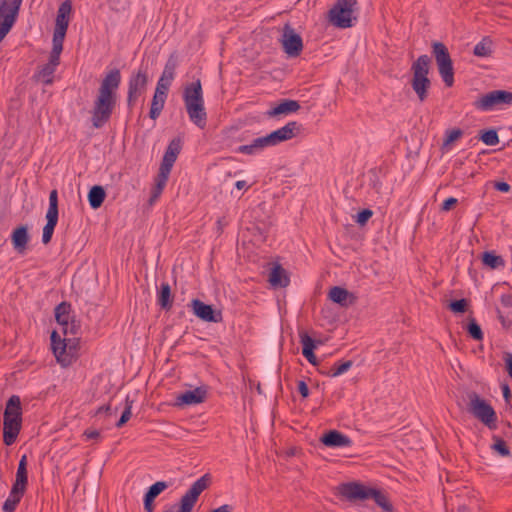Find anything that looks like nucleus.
<instances>
[{
  "instance_id": "nucleus-14",
  "label": "nucleus",
  "mask_w": 512,
  "mask_h": 512,
  "mask_svg": "<svg viewBox=\"0 0 512 512\" xmlns=\"http://www.w3.org/2000/svg\"><path fill=\"white\" fill-rule=\"evenodd\" d=\"M320 442L329 448H343L352 446V440L338 430H330L320 437Z\"/></svg>"
},
{
  "instance_id": "nucleus-61",
  "label": "nucleus",
  "mask_w": 512,
  "mask_h": 512,
  "mask_svg": "<svg viewBox=\"0 0 512 512\" xmlns=\"http://www.w3.org/2000/svg\"><path fill=\"white\" fill-rule=\"evenodd\" d=\"M260 138H261V141H262V144H263L264 148L271 147V146H276L274 141H273V138H272V136L270 134H268L266 136H262Z\"/></svg>"
},
{
  "instance_id": "nucleus-3",
  "label": "nucleus",
  "mask_w": 512,
  "mask_h": 512,
  "mask_svg": "<svg viewBox=\"0 0 512 512\" xmlns=\"http://www.w3.org/2000/svg\"><path fill=\"white\" fill-rule=\"evenodd\" d=\"M150 81L149 65L141 62L139 67L131 72L127 81L126 102L129 110H132L139 98L146 93Z\"/></svg>"
},
{
  "instance_id": "nucleus-63",
  "label": "nucleus",
  "mask_w": 512,
  "mask_h": 512,
  "mask_svg": "<svg viewBox=\"0 0 512 512\" xmlns=\"http://www.w3.org/2000/svg\"><path fill=\"white\" fill-rule=\"evenodd\" d=\"M317 367H318L317 370L320 374L330 377V373H332L331 367L322 365L320 363H319V365H317Z\"/></svg>"
},
{
  "instance_id": "nucleus-7",
  "label": "nucleus",
  "mask_w": 512,
  "mask_h": 512,
  "mask_svg": "<svg viewBox=\"0 0 512 512\" xmlns=\"http://www.w3.org/2000/svg\"><path fill=\"white\" fill-rule=\"evenodd\" d=\"M469 399L468 411L489 429H495L497 416L493 407L475 392L469 395Z\"/></svg>"
},
{
  "instance_id": "nucleus-26",
  "label": "nucleus",
  "mask_w": 512,
  "mask_h": 512,
  "mask_svg": "<svg viewBox=\"0 0 512 512\" xmlns=\"http://www.w3.org/2000/svg\"><path fill=\"white\" fill-rule=\"evenodd\" d=\"M269 282L274 288H284L290 283L286 270L279 264L274 265L269 274Z\"/></svg>"
},
{
  "instance_id": "nucleus-47",
  "label": "nucleus",
  "mask_w": 512,
  "mask_h": 512,
  "mask_svg": "<svg viewBox=\"0 0 512 512\" xmlns=\"http://www.w3.org/2000/svg\"><path fill=\"white\" fill-rule=\"evenodd\" d=\"M65 35L66 34L59 35L58 33H53V39H52L53 47H52L51 52H53L55 54H61V52L63 50V42H64Z\"/></svg>"
},
{
  "instance_id": "nucleus-35",
  "label": "nucleus",
  "mask_w": 512,
  "mask_h": 512,
  "mask_svg": "<svg viewBox=\"0 0 512 512\" xmlns=\"http://www.w3.org/2000/svg\"><path fill=\"white\" fill-rule=\"evenodd\" d=\"M264 149L261 138H255L250 144L241 145L238 151L242 154L253 155Z\"/></svg>"
},
{
  "instance_id": "nucleus-8",
  "label": "nucleus",
  "mask_w": 512,
  "mask_h": 512,
  "mask_svg": "<svg viewBox=\"0 0 512 512\" xmlns=\"http://www.w3.org/2000/svg\"><path fill=\"white\" fill-rule=\"evenodd\" d=\"M504 105H512V92L506 90H493L482 95L474 102L475 108L480 111H491Z\"/></svg>"
},
{
  "instance_id": "nucleus-39",
  "label": "nucleus",
  "mask_w": 512,
  "mask_h": 512,
  "mask_svg": "<svg viewBox=\"0 0 512 512\" xmlns=\"http://www.w3.org/2000/svg\"><path fill=\"white\" fill-rule=\"evenodd\" d=\"M171 170L172 168L160 164L159 172L155 178V185L159 186V188H165Z\"/></svg>"
},
{
  "instance_id": "nucleus-9",
  "label": "nucleus",
  "mask_w": 512,
  "mask_h": 512,
  "mask_svg": "<svg viewBox=\"0 0 512 512\" xmlns=\"http://www.w3.org/2000/svg\"><path fill=\"white\" fill-rule=\"evenodd\" d=\"M21 4L22 0H2L0 2V42L16 21Z\"/></svg>"
},
{
  "instance_id": "nucleus-40",
  "label": "nucleus",
  "mask_w": 512,
  "mask_h": 512,
  "mask_svg": "<svg viewBox=\"0 0 512 512\" xmlns=\"http://www.w3.org/2000/svg\"><path fill=\"white\" fill-rule=\"evenodd\" d=\"M132 406H133V400H131L129 397H126L125 409L122 412L120 419L116 423V427L121 428L129 421V419L131 418V415H132Z\"/></svg>"
},
{
  "instance_id": "nucleus-62",
  "label": "nucleus",
  "mask_w": 512,
  "mask_h": 512,
  "mask_svg": "<svg viewBox=\"0 0 512 512\" xmlns=\"http://www.w3.org/2000/svg\"><path fill=\"white\" fill-rule=\"evenodd\" d=\"M167 95L168 94H165L163 92H160V91H156L154 92V95H153V98H152V101H156V102H163L165 103L166 101V98H167Z\"/></svg>"
},
{
  "instance_id": "nucleus-15",
  "label": "nucleus",
  "mask_w": 512,
  "mask_h": 512,
  "mask_svg": "<svg viewBox=\"0 0 512 512\" xmlns=\"http://www.w3.org/2000/svg\"><path fill=\"white\" fill-rule=\"evenodd\" d=\"M368 489L356 482L344 483L339 486V493L348 500L368 499Z\"/></svg>"
},
{
  "instance_id": "nucleus-46",
  "label": "nucleus",
  "mask_w": 512,
  "mask_h": 512,
  "mask_svg": "<svg viewBox=\"0 0 512 512\" xmlns=\"http://www.w3.org/2000/svg\"><path fill=\"white\" fill-rule=\"evenodd\" d=\"M448 307L454 313H464L467 310L468 301L464 298L460 300L451 301Z\"/></svg>"
},
{
  "instance_id": "nucleus-52",
  "label": "nucleus",
  "mask_w": 512,
  "mask_h": 512,
  "mask_svg": "<svg viewBox=\"0 0 512 512\" xmlns=\"http://www.w3.org/2000/svg\"><path fill=\"white\" fill-rule=\"evenodd\" d=\"M504 362H505V368L508 373V375L512 378V353L506 352L504 354Z\"/></svg>"
},
{
  "instance_id": "nucleus-28",
  "label": "nucleus",
  "mask_w": 512,
  "mask_h": 512,
  "mask_svg": "<svg viewBox=\"0 0 512 512\" xmlns=\"http://www.w3.org/2000/svg\"><path fill=\"white\" fill-rule=\"evenodd\" d=\"M157 304L164 310L169 311L173 305V296L169 283L163 282L157 292Z\"/></svg>"
},
{
  "instance_id": "nucleus-24",
  "label": "nucleus",
  "mask_w": 512,
  "mask_h": 512,
  "mask_svg": "<svg viewBox=\"0 0 512 512\" xmlns=\"http://www.w3.org/2000/svg\"><path fill=\"white\" fill-rule=\"evenodd\" d=\"M71 304L68 302H61L55 308V318L57 323L62 327L64 335H68V324L72 320L70 316Z\"/></svg>"
},
{
  "instance_id": "nucleus-44",
  "label": "nucleus",
  "mask_w": 512,
  "mask_h": 512,
  "mask_svg": "<svg viewBox=\"0 0 512 512\" xmlns=\"http://www.w3.org/2000/svg\"><path fill=\"white\" fill-rule=\"evenodd\" d=\"M300 343L302 344V351L314 350L316 348L315 341L308 335L307 332L301 331L299 333Z\"/></svg>"
},
{
  "instance_id": "nucleus-18",
  "label": "nucleus",
  "mask_w": 512,
  "mask_h": 512,
  "mask_svg": "<svg viewBox=\"0 0 512 512\" xmlns=\"http://www.w3.org/2000/svg\"><path fill=\"white\" fill-rule=\"evenodd\" d=\"M301 127V124L297 123L296 121H291L283 127L271 132L270 135L272 136L275 145H278L281 142L290 140L295 137L296 134L300 132Z\"/></svg>"
},
{
  "instance_id": "nucleus-13",
  "label": "nucleus",
  "mask_w": 512,
  "mask_h": 512,
  "mask_svg": "<svg viewBox=\"0 0 512 512\" xmlns=\"http://www.w3.org/2000/svg\"><path fill=\"white\" fill-rule=\"evenodd\" d=\"M193 313L205 322L218 323L222 321L221 311H215L212 305L205 304L199 299H193L190 304Z\"/></svg>"
},
{
  "instance_id": "nucleus-2",
  "label": "nucleus",
  "mask_w": 512,
  "mask_h": 512,
  "mask_svg": "<svg viewBox=\"0 0 512 512\" xmlns=\"http://www.w3.org/2000/svg\"><path fill=\"white\" fill-rule=\"evenodd\" d=\"M183 101L190 121L198 128L204 129L207 124V113L200 79L185 86Z\"/></svg>"
},
{
  "instance_id": "nucleus-51",
  "label": "nucleus",
  "mask_w": 512,
  "mask_h": 512,
  "mask_svg": "<svg viewBox=\"0 0 512 512\" xmlns=\"http://www.w3.org/2000/svg\"><path fill=\"white\" fill-rule=\"evenodd\" d=\"M458 203V199L449 197L442 203L441 210L447 212L451 210Z\"/></svg>"
},
{
  "instance_id": "nucleus-42",
  "label": "nucleus",
  "mask_w": 512,
  "mask_h": 512,
  "mask_svg": "<svg viewBox=\"0 0 512 512\" xmlns=\"http://www.w3.org/2000/svg\"><path fill=\"white\" fill-rule=\"evenodd\" d=\"M493 439H494V443L492 445V449L503 457L509 456L510 450L507 446V443L502 438L497 437V436H494Z\"/></svg>"
},
{
  "instance_id": "nucleus-34",
  "label": "nucleus",
  "mask_w": 512,
  "mask_h": 512,
  "mask_svg": "<svg viewBox=\"0 0 512 512\" xmlns=\"http://www.w3.org/2000/svg\"><path fill=\"white\" fill-rule=\"evenodd\" d=\"M473 53L477 57H487L492 53V41L489 37H484L478 42L473 50Z\"/></svg>"
},
{
  "instance_id": "nucleus-10",
  "label": "nucleus",
  "mask_w": 512,
  "mask_h": 512,
  "mask_svg": "<svg viewBox=\"0 0 512 512\" xmlns=\"http://www.w3.org/2000/svg\"><path fill=\"white\" fill-rule=\"evenodd\" d=\"M58 215V191L53 189L49 194V207L46 212L47 223L42 233L43 244H48L51 241L54 229L58 223Z\"/></svg>"
},
{
  "instance_id": "nucleus-57",
  "label": "nucleus",
  "mask_w": 512,
  "mask_h": 512,
  "mask_svg": "<svg viewBox=\"0 0 512 512\" xmlns=\"http://www.w3.org/2000/svg\"><path fill=\"white\" fill-rule=\"evenodd\" d=\"M297 387H298L299 393L301 394V396L303 398H307L309 396V388L305 381H303V380L298 381Z\"/></svg>"
},
{
  "instance_id": "nucleus-37",
  "label": "nucleus",
  "mask_w": 512,
  "mask_h": 512,
  "mask_svg": "<svg viewBox=\"0 0 512 512\" xmlns=\"http://www.w3.org/2000/svg\"><path fill=\"white\" fill-rule=\"evenodd\" d=\"M56 68L51 67L48 63L45 64L38 72L37 77L39 80H41L44 84L48 85L53 82V74L55 72Z\"/></svg>"
},
{
  "instance_id": "nucleus-23",
  "label": "nucleus",
  "mask_w": 512,
  "mask_h": 512,
  "mask_svg": "<svg viewBox=\"0 0 512 512\" xmlns=\"http://www.w3.org/2000/svg\"><path fill=\"white\" fill-rule=\"evenodd\" d=\"M300 109V104L296 100L284 99L275 107L266 112L268 117H276L279 115H288L295 113Z\"/></svg>"
},
{
  "instance_id": "nucleus-38",
  "label": "nucleus",
  "mask_w": 512,
  "mask_h": 512,
  "mask_svg": "<svg viewBox=\"0 0 512 512\" xmlns=\"http://www.w3.org/2000/svg\"><path fill=\"white\" fill-rule=\"evenodd\" d=\"M353 365L351 360L339 361L334 363L331 366L332 373H330V377H337L344 373H346Z\"/></svg>"
},
{
  "instance_id": "nucleus-17",
  "label": "nucleus",
  "mask_w": 512,
  "mask_h": 512,
  "mask_svg": "<svg viewBox=\"0 0 512 512\" xmlns=\"http://www.w3.org/2000/svg\"><path fill=\"white\" fill-rule=\"evenodd\" d=\"M29 241L30 235L27 226L20 225L12 231L11 242L18 254L23 255L26 252Z\"/></svg>"
},
{
  "instance_id": "nucleus-64",
  "label": "nucleus",
  "mask_w": 512,
  "mask_h": 512,
  "mask_svg": "<svg viewBox=\"0 0 512 512\" xmlns=\"http://www.w3.org/2000/svg\"><path fill=\"white\" fill-rule=\"evenodd\" d=\"M84 436H85L87 439H97V438H99L100 433H99V431H97V430H89V429H87V430H85V432H84Z\"/></svg>"
},
{
  "instance_id": "nucleus-53",
  "label": "nucleus",
  "mask_w": 512,
  "mask_h": 512,
  "mask_svg": "<svg viewBox=\"0 0 512 512\" xmlns=\"http://www.w3.org/2000/svg\"><path fill=\"white\" fill-rule=\"evenodd\" d=\"M313 351L314 350L302 351V354L310 364L317 366L319 365V361L317 360Z\"/></svg>"
},
{
  "instance_id": "nucleus-29",
  "label": "nucleus",
  "mask_w": 512,
  "mask_h": 512,
  "mask_svg": "<svg viewBox=\"0 0 512 512\" xmlns=\"http://www.w3.org/2000/svg\"><path fill=\"white\" fill-rule=\"evenodd\" d=\"M373 499L375 503L381 507L384 511L391 512L393 506L387 496V494L379 489L370 488L368 489V499Z\"/></svg>"
},
{
  "instance_id": "nucleus-32",
  "label": "nucleus",
  "mask_w": 512,
  "mask_h": 512,
  "mask_svg": "<svg viewBox=\"0 0 512 512\" xmlns=\"http://www.w3.org/2000/svg\"><path fill=\"white\" fill-rule=\"evenodd\" d=\"M482 262L491 269H498L505 266L504 259L494 252L486 251L482 254Z\"/></svg>"
},
{
  "instance_id": "nucleus-27",
  "label": "nucleus",
  "mask_w": 512,
  "mask_h": 512,
  "mask_svg": "<svg viewBox=\"0 0 512 512\" xmlns=\"http://www.w3.org/2000/svg\"><path fill=\"white\" fill-rule=\"evenodd\" d=\"M3 418L22 420L21 399L18 395H12L7 400Z\"/></svg>"
},
{
  "instance_id": "nucleus-45",
  "label": "nucleus",
  "mask_w": 512,
  "mask_h": 512,
  "mask_svg": "<svg viewBox=\"0 0 512 512\" xmlns=\"http://www.w3.org/2000/svg\"><path fill=\"white\" fill-rule=\"evenodd\" d=\"M463 135V131L459 128L447 130L446 137L443 141V146L447 147L452 144L454 141L458 140Z\"/></svg>"
},
{
  "instance_id": "nucleus-1",
  "label": "nucleus",
  "mask_w": 512,
  "mask_h": 512,
  "mask_svg": "<svg viewBox=\"0 0 512 512\" xmlns=\"http://www.w3.org/2000/svg\"><path fill=\"white\" fill-rule=\"evenodd\" d=\"M121 72L114 68L102 79L91 110V123L96 129L109 122L117 103V90L121 84Z\"/></svg>"
},
{
  "instance_id": "nucleus-43",
  "label": "nucleus",
  "mask_w": 512,
  "mask_h": 512,
  "mask_svg": "<svg viewBox=\"0 0 512 512\" xmlns=\"http://www.w3.org/2000/svg\"><path fill=\"white\" fill-rule=\"evenodd\" d=\"M168 488V483L165 481H157L154 484H152L147 492L146 495L150 496L152 499L155 500V498L160 495L165 489Z\"/></svg>"
},
{
  "instance_id": "nucleus-59",
  "label": "nucleus",
  "mask_w": 512,
  "mask_h": 512,
  "mask_svg": "<svg viewBox=\"0 0 512 512\" xmlns=\"http://www.w3.org/2000/svg\"><path fill=\"white\" fill-rule=\"evenodd\" d=\"M164 190V188H159V186H154L152 191H151V196H150V199H149V202L152 204L153 202H155L159 196L161 195L162 191Z\"/></svg>"
},
{
  "instance_id": "nucleus-41",
  "label": "nucleus",
  "mask_w": 512,
  "mask_h": 512,
  "mask_svg": "<svg viewBox=\"0 0 512 512\" xmlns=\"http://www.w3.org/2000/svg\"><path fill=\"white\" fill-rule=\"evenodd\" d=\"M480 140L489 146H495L499 143L497 131L494 129L483 131L480 135Z\"/></svg>"
},
{
  "instance_id": "nucleus-16",
  "label": "nucleus",
  "mask_w": 512,
  "mask_h": 512,
  "mask_svg": "<svg viewBox=\"0 0 512 512\" xmlns=\"http://www.w3.org/2000/svg\"><path fill=\"white\" fill-rule=\"evenodd\" d=\"M71 12L72 4L70 0H66L60 4L57 11L54 33H58L59 35L66 34Z\"/></svg>"
},
{
  "instance_id": "nucleus-33",
  "label": "nucleus",
  "mask_w": 512,
  "mask_h": 512,
  "mask_svg": "<svg viewBox=\"0 0 512 512\" xmlns=\"http://www.w3.org/2000/svg\"><path fill=\"white\" fill-rule=\"evenodd\" d=\"M24 493L20 491L14 492V489L11 488L8 498L5 500L2 509L4 512H14L17 505L19 504L21 498Z\"/></svg>"
},
{
  "instance_id": "nucleus-5",
  "label": "nucleus",
  "mask_w": 512,
  "mask_h": 512,
  "mask_svg": "<svg viewBox=\"0 0 512 512\" xmlns=\"http://www.w3.org/2000/svg\"><path fill=\"white\" fill-rule=\"evenodd\" d=\"M357 0H337L329 10V22L338 28H350L357 20Z\"/></svg>"
},
{
  "instance_id": "nucleus-31",
  "label": "nucleus",
  "mask_w": 512,
  "mask_h": 512,
  "mask_svg": "<svg viewBox=\"0 0 512 512\" xmlns=\"http://www.w3.org/2000/svg\"><path fill=\"white\" fill-rule=\"evenodd\" d=\"M177 66H178L177 55L174 52L169 56L167 62L165 63V66H164V69H163V72H162L160 78H163V79H166V80L172 82L175 77V71H176Z\"/></svg>"
},
{
  "instance_id": "nucleus-12",
  "label": "nucleus",
  "mask_w": 512,
  "mask_h": 512,
  "mask_svg": "<svg viewBox=\"0 0 512 512\" xmlns=\"http://www.w3.org/2000/svg\"><path fill=\"white\" fill-rule=\"evenodd\" d=\"M280 41L285 53L290 57L299 56L303 50L301 36L295 32L294 28L289 23L284 25Z\"/></svg>"
},
{
  "instance_id": "nucleus-19",
  "label": "nucleus",
  "mask_w": 512,
  "mask_h": 512,
  "mask_svg": "<svg viewBox=\"0 0 512 512\" xmlns=\"http://www.w3.org/2000/svg\"><path fill=\"white\" fill-rule=\"evenodd\" d=\"M328 298L341 307H349L356 301V296L353 293L340 286L332 287L328 293Z\"/></svg>"
},
{
  "instance_id": "nucleus-60",
  "label": "nucleus",
  "mask_w": 512,
  "mask_h": 512,
  "mask_svg": "<svg viewBox=\"0 0 512 512\" xmlns=\"http://www.w3.org/2000/svg\"><path fill=\"white\" fill-rule=\"evenodd\" d=\"M59 63H60V54H55V53L51 52L48 64L51 65V67L56 68L59 65Z\"/></svg>"
},
{
  "instance_id": "nucleus-36",
  "label": "nucleus",
  "mask_w": 512,
  "mask_h": 512,
  "mask_svg": "<svg viewBox=\"0 0 512 512\" xmlns=\"http://www.w3.org/2000/svg\"><path fill=\"white\" fill-rule=\"evenodd\" d=\"M466 331L472 339H474L476 341L483 340V337H484L483 331H482L480 325L475 320V318L469 319V322L466 327Z\"/></svg>"
},
{
  "instance_id": "nucleus-20",
  "label": "nucleus",
  "mask_w": 512,
  "mask_h": 512,
  "mask_svg": "<svg viewBox=\"0 0 512 512\" xmlns=\"http://www.w3.org/2000/svg\"><path fill=\"white\" fill-rule=\"evenodd\" d=\"M22 427V420L3 418V442L7 446L15 443Z\"/></svg>"
},
{
  "instance_id": "nucleus-50",
  "label": "nucleus",
  "mask_w": 512,
  "mask_h": 512,
  "mask_svg": "<svg viewBox=\"0 0 512 512\" xmlns=\"http://www.w3.org/2000/svg\"><path fill=\"white\" fill-rule=\"evenodd\" d=\"M171 84L172 82L163 78H159L155 90L168 94Z\"/></svg>"
},
{
  "instance_id": "nucleus-6",
  "label": "nucleus",
  "mask_w": 512,
  "mask_h": 512,
  "mask_svg": "<svg viewBox=\"0 0 512 512\" xmlns=\"http://www.w3.org/2000/svg\"><path fill=\"white\" fill-rule=\"evenodd\" d=\"M432 54L445 86L452 87L454 84V68L448 48L442 42L435 41L432 43Z\"/></svg>"
},
{
  "instance_id": "nucleus-22",
  "label": "nucleus",
  "mask_w": 512,
  "mask_h": 512,
  "mask_svg": "<svg viewBox=\"0 0 512 512\" xmlns=\"http://www.w3.org/2000/svg\"><path fill=\"white\" fill-rule=\"evenodd\" d=\"M28 485V472H27V456L23 455L19 461L16 479L12 485L14 492L20 491L25 493Z\"/></svg>"
},
{
  "instance_id": "nucleus-30",
  "label": "nucleus",
  "mask_w": 512,
  "mask_h": 512,
  "mask_svg": "<svg viewBox=\"0 0 512 512\" xmlns=\"http://www.w3.org/2000/svg\"><path fill=\"white\" fill-rule=\"evenodd\" d=\"M106 197L105 190L102 186H93L88 193L89 205L92 209H98L103 204Z\"/></svg>"
},
{
  "instance_id": "nucleus-4",
  "label": "nucleus",
  "mask_w": 512,
  "mask_h": 512,
  "mask_svg": "<svg viewBox=\"0 0 512 512\" xmlns=\"http://www.w3.org/2000/svg\"><path fill=\"white\" fill-rule=\"evenodd\" d=\"M431 59L424 54L419 56L411 66L412 79L411 86L420 102H424L428 97V91L431 87V80L428 77Z\"/></svg>"
},
{
  "instance_id": "nucleus-21",
  "label": "nucleus",
  "mask_w": 512,
  "mask_h": 512,
  "mask_svg": "<svg viewBox=\"0 0 512 512\" xmlns=\"http://www.w3.org/2000/svg\"><path fill=\"white\" fill-rule=\"evenodd\" d=\"M207 391L203 387H197L194 390H188L177 396L178 405H195L205 401Z\"/></svg>"
},
{
  "instance_id": "nucleus-55",
  "label": "nucleus",
  "mask_w": 512,
  "mask_h": 512,
  "mask_svg": "<svg viewBox=\"0 0 512 512\" xmlns=\"http://www.w3.org/2000/svg\"><path fill=\"white\" fill-rule=\"evenodd\" d=\"M143 502H144V510L146 512H154V499H152L150 496L145 494Z\"/></svg>"
},
{
  "instance_id": "nucleus-56",
  "label": "nucleus",
  "mask_w": 512,
  "mask_h": 512,
  "mask_svg": "<svg viewBox=\"0 0 512 512\" xmlns=\"http://www.w3.org/2000/svg\"><path fill=\"white\" fill-rule=\"evenodd\" d=\"M501 304L506 308H512V293H504L500 297Z\"/></svg>"
},
{
  "instance_id": "nucleus-48",
  "label": "nucleus",
  "mask_w": 512,
  "mask_h": 512,
  "mask_svg": "<svg viewBox=\"0 0 512 512\" xmlns=\"http://www.w3.org/2000/svg\"><path fill=\"white\" fill-rule=\"evenodd\" d=\"M164 105H165V103H163V102L151 101L149 117L152 120H156L160 116V114L164 108Z\"/></svg>"
},
{
  "instance_id": "nucleus-11",
  "label": "nucleus",
  "mask_w": 512,
  "mask_h": 512,
  "mask_svg": "<svg viewBox=\"0 0 512 512\" xmlns=\"http://www.w3.org/2000/svg\"><path fill=\"white\" fill-rule=\"evenodd\" d=\"M51 347L58 363L62 366H68L72 363L73 354L72 348L74 345H70V339H62L57 331L51 333Z\"/></svg>"
},
{
  "instance_id": "nucleus-58",
  "label": "nucleus",
  "mask_w": 512,
  "mask_h": 512,
  "mask_svg": "<svg viewBox=\"0 0 512 512\" xmlns=\"http://www.w3.org/2000/svg\"><path fill=\"white\" fill-rule=\"evenodd\" d=\"M80 329L79 323H77L74 319L69 321L68 324V335H77Z\"/></svg>"
},
{
  "instance_id": "nucleus-54",
  "label": "nucleus",
  "mask_w": 512,
  "mask_h": 512,
  "mask_svg": "<svg viewBox=\"0 0 512 512\" xmlns=\"http://www.w3.org/2000/svg\"><path fill=\"white\" fill-rule=\"evenodd\" d=\"M493 187L497 191L504 192V193H507V192H509L511 190L510 184H508L507 182H504V181H496V182H494Z\"/></svg>"
},
{
  "instance_id": "nucleus-49",
  "label": "nucleus",
  "mask_w": 512,
  "mask_h": 512,
  "mask_svg": "<svg viewBox=\"0 0 512 512\" xmlns=\"http://www.w3.org/2000/svg\"><path fill=\"white\" fill-rule=\"evenodd\" d=\"M373 216V211L370 209H363L360 212H358L356 216V222L363 226L365 225L368 220Z\"/></svg>"
},
{
  "instance_id": "nucleus-25",
  "label": "nucleus",
  "mask_w": 512,
  "mask_h": 512,
  "mask_svg": "<svg viewBox=\"0 0 512 512\" xmlns=\"http://www.w3.org/2000/svg\"><path fill=\"white\" fill-rule=\"evenodd\" d=\"M181 149H182L181 139L180 138L172 139L164 153L161 165L172 168Z\"/></svg>"
}]
</instances>
